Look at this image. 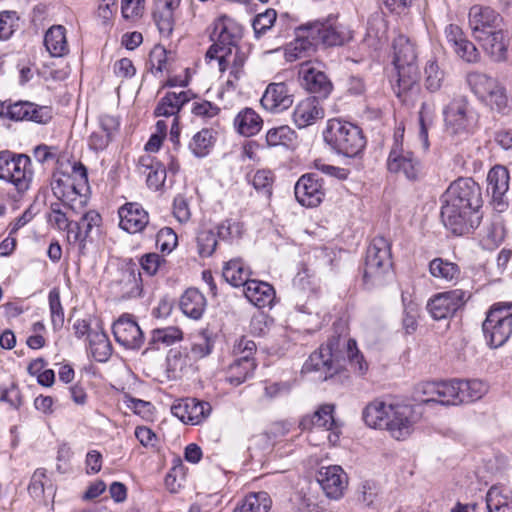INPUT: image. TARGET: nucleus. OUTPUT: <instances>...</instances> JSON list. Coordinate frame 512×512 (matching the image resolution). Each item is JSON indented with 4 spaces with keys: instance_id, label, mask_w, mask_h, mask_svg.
<instances>
[{
    "instance_id": "f257e3e1",
    "label": "nucleus",
    "mask_w": 512,
    "mask_h": 512,
    "mask_svg": "<svg viewBox=\"0 0 512 512\" xmlns=\"http://www.w3.org/2000/svg\"><path fill=\"white\" fill-rule=\"evenodd\" d=\"M419 417L412 405L393 399H375L363 410V420L371 428L385 429L397 439H406Z\"/></svg>"
},
{
    "instance_id": "f03ea898",
    "label": "nucleus",
    "mask_w": 512,
    "mask_h": 512,
    "mask_svg": "<svg viewBox=\"0 0 512 512\" xmlns=\"http://www.w3.org/2000/svg\"><path fill=\"white\" fill-rule=\"evenodd\" d=\"M393 50V64L398 77L393 89L398 98L406 101L407 94L417 89L419 77L415 45L408 37L399 35L393 41Z\"/></svg>"
},
{
    "instance_id": "7ed1b4c3",
    "label": "nucleus",
    "mask_w": 512,
    "mask_h": 512,
    "mask_svg": "<svg viewBox=\"0 0 512 512\" xmlns=\"http://www.w3.org/2000/svg\"><path fill=\"white\" fill-rule=\"evenodd\" d=\"M323 137L334 151L347 157L357 156L366 145L362 130L357 125L341 119H330Z\"/></svg>"
},
{
    "instance_id": "20e7f679",
    "label": "nucleus",
    "mask_w": 512,
    "mask_h": 512,
    "mask_svg": "<svg viewBox=\"0 0 512 512\" xmlns=\"http://www.w3.org/2000/svg\"><path fill=\"white\" fill-rule=\"evenodd\" d=\"M392 267L391 244L383 236L372 239L367 248L363 281L367 288L381 286L390 274Z\"/></svg>"
},
{
    "instance_id": "39448f33",
    "label": "nucleus",
    "mask_w": 512,
    "mask_h": 512,
    "mask_svg": "<svg viewBox=\"0 0 512 512\" xmlns=\"http://www.w3.org/2000/svg\"><path fill=\"white\" fill-rule=\"evenodd\" d=\"M482 330L489 347L504 345L512 335V302L494 303L486 313Z\"/></svg>"
},
{
    "instance_id": "423d86ee",
    "label": "nucleus",
    "mask_w": 512,
    "mask_h": 512,
    "mask_svg": "<svg viewBox=\"0 0 512 512\" xmlns=\"http://www.w3.org/2000/svg\"><path fill=\"white\" fill-rule=\"evenodd\" d=\"M466 83L477 99L492 110L503 112L507 108L506 89L497 78L484 72L471 71L466 75Z\"/></svg>"
},
{
    "instance_id": "0eeeda50",
    "label": "nucleus",
    "mask_w": 512,
    "mask_h": 512,
    "mask_svg": "<svg viewBox=\"0 0 512 512\" xmlns=\"http://www.w3.org/2000/svg\"><path fill=\"white\" fill-rule=\"evenodd\" d=\"M446 131L451 135H467L476 128L478 114L463 97L452 99L443 109Z\"/></svg>"
},
{
    "instance_id": "6e6552de",
    "label": "nucleus",
    "mask_w": 512,
    "mask_h": 512,
    "mask_svg": "<svg viewBox=\"0 0 512 512\" xmlns=\"http://www.w3.org/2000/svg\"><path fill=\"white\" fill-rule=\"evenodd\" d=\"M242 36L241 26L232 18L222 15L214 22L211 40L214 43L210 46L206 53V58L214 59L220 54H229L239 51L237 42Z\"/></svg>"
},
{
    "instance_id": "1a4fd4ad",
    "label": "nucleus",
    "mask_w": 512,
    "mask_h": 512,
    "mask_svg": "<svg viewBox=\"0 0 512 512\" xmlns=\"http://www.w3.org/2000/svg\"><path fill=\"white\" fill-rule=\"evenodd\" d=\"M442 204L479 211L482 205L480 186L472 178H459L443 194Z\"/></svg>"
},
{
    "instance_id": "9d476101",
    "label": "nucleus",
    "mask_w": 512,
    "mask_h": 512,
    "mask_svg": "<svg viewBox=\"0 0 512 512\" xmlns=\"http://www.w3.org/2000/svg\"><path fill=\"white\" fill-rule=\"evenodd\" d=\"M442 204L479 211L482 205L480 186L472 178H459L443 194Z\"/></svg>"
},
{
    "instance_id": "9b49d317",
    "label": "nucleus",
    "mask_w": 512,
    "mask_h": 512,
    "mask_svg": "<svg viewBox=\"0 0 512 512\" xmlns=\"http://www.w3.org/2000/svg\"><path fill=\"white\" fill-rule=\"evenodd\" d=\"M341 339L339 336H332L325 345H321L318 351L312 353L304 363L303 369L306 372L322 371L325 379L336 373L340 367L342 358Z\"/></svg>"
},
{
    "instance_id": "f8f14e48",
    "label": "nucleus",
    "mask_w": 512,
    "mask_h": 512,
    "mask_svg": "<svg viewBox=\"0 0 512 512\" xmlns=\"http://www.w3.org/2000/svg\"><path fill=\"white\" fill-rule=\"evenodd\" d=\"M303 31L315 41L316 45L339 46L351 38L350 30L338 24L334 16H329L324 21L307 23L303 25Z\"/></svg>"
},
{
    "instance_id": "ddd939ff",
    "label": "nucleus",
    "mask_w": 512,
    "mask_h": 512,
    "mask_svg": "<svg viewBox=\"0 0 512 512\" xmlns=\"http://www.w3.org/2000/svg\"><path fill=\"white\" fill-rule=\"evenodd\" d=\"M480 211L442 204L441 219L444 226L457 236H462L476 229L481 222Z\"/></svg>"
},
{
    "instance_id": "4468645a",
    "label": "nucleus",
    "mask_w": 512,
    "mask_h": 512,
    "mask_svg": "<svg viewBox=\"0 0 512 512\" xmlns=\"http://www.w3.org/2000/svg\"><path fill=\"white\" fill-rule=\"evenodd\" d=\"M0 116L13 121H32L46 124L52 119V109L29 101H18L6 104L0 102Z\"/></svg>"
},
{
    "instance_id": "2eb2a0df",
    "label": "nucleus",
    "mask_w": 512,
    "mask_h": 512,
    "mask_svg": "<svg viewBox=\"0 0 512 512\" xmlns=\"http://www.w3.org/2000/svg\"><path fill=\"white\" fill-rule=\"evenodd\" d=\"M403 134L395 135L394 144L387 159V168L391 173L402 174L408 180H415L421 165L417 157L402 143Z\"/></svg>"
},
{
    "instance_id": "dca6fc26",
    "label": "nucleus",
    "mask_w": 512,
    "mask_h": 512,
    "mask_svg": "<svg viewBox=\"0 0 512 512\" xmlns=\"http://www.w3.org/2000/svg\"><path fill=\"white\" fill-rule=\"evenodd\" d=\"M33 179L31 158L26 154L17 153L4 182L12 186L14 197L22 198L31 189Z\"/></svg>"
},
{
    "instance_id": "f3484780",
    "label": "nucleus",
    "mask_w": 512,
    "mask_h": 512,
    "mask_svg": "<svg viewBox=\"0 0 512 512\" xmlns=\"http://www.w3.org/2000/svg\"><path fill=\"white\" fill-rule=\"evenodd\" d=\"M467 300V293L454 289L434 295L427 304V309L435 320L449 318L459 310Z\"/></svg>"
},
{
    "instance_id": "a211bd4d",
    "label": "nucleus",
    "mask_w": 512,
    "mask_h": 512,
    "mask_svg": "<svg viewBox=\"0 0 512 512\" xmlns=\"http://www.w3.org/2000/svg\"><path fill=\"white\" fill-rule=\"evenodd\" d=\"M317 482L328 498L338 500L348 486V477L339 465L323 466L317 472Z\"/></svg>"
},
{
    "instance_id": "6ab92c4d",
    "label": "nucleus",
    "mask_w": 512,
    "mask_h": 512,
    "mask_svg": "<svg viewBox=\"0 0 512 512\" xmlns=\"http://www.w3.org/2000/svg\"><path fill=\"white\" fill-rule=\"evenodd\" d=\"M294 193L302 206L316 207L325 196L322 179L314 173L304 174L296 182Z\"/></svg>"
},
{
    "instance_id": "aec40b11",
    "label": "nucleus",
    "mask_w": 512,
    "mask_h": 512,
    "mask_svg": "<svg viewBox=\"0 0 512 512\" xmlns=\"http://www.w3.org/2000/svg\"><path fill=\"white\" fill-rule=\"evenodd\" d=\"M115 340L127 349H139L144 342L143 332L129 314L120 316L112 326Z\"/></svg>"
},
{
    "instance_id": "412c9836",
    "label": "nucleus",
    "mask_w": 512,
    "mask_h": 512,
    "mask_svg": "<svg viewBox=\"0 0 512 512\" xmlns=\"http://www.w3.org/2000/svg\"><path fill=\"white\" fill-rule=\"evenodd\" d=\"M212 407L206 401L196 398L181 399L171 407L172 414L185 424L197 425L211 413Z\"/></svg>"
},
{
    "instance_id": "4be33fe9",
    "label": "nucleus",
    "mask_w": 512,
    "mask_h": 512,
    "mask_svg": "<svg viewBox=\"0 0 512 512\" xmlns=\"http://www.w3.org/2000/svg\"><path fill=\"white\" fill-rule=\"evenodd\" d=\"M299 76L301 85L310 93L317 95L318 98H327L333 85L327 75L311 65L309 62H304L300 66Z\"/></svg>"
},
{
    "instance_id": "5701e85b",
    "label": "nucleus",
    "mask_w": 512,
    "mask_h": 512,
    "mask_svg": "<svg viewBox=\"0 0 512 512\" xmlns=\"http://www.w3.org/2000/svg\"><path fill=\"white\" fill-rule=\"evenodd\" d=\"M468 22L472 35L476 38L500 27L502 18L491 7L473 5L468 13Z\"/></svg>"
},
{
    "instance_id": "b1692460",
    "label": "nucleus",
    "mask_w": 512,
    "mask_h": 512,
    "mask_svg": "<svg viewBox=\"0 0 512 512\" xmlns=\"http://www.w3.org/2000/svg\"><path fill=\"white\" fill-rule=\"evenodd\" d=\"M262 107L272 113H280L290 108L294 102L293 94L284 82L270 83L260 100Z\"/></svg>"
},
{
    "instance_id": "393cba45",
    "label": "nucleus",
    "mask_w": 512,
    "mask_h": 512,
    "mask_svg": "<svg viewBox=\"0 0 512 512\" xmlns=\"http://www.w3.org/2000/svg\"><path fill=\"white\" fill-rule=\"evenodd\" d=\"M119 226L128 233L141 232L149 223V215L144 208L136 202L126 203L118 210Z\"/></svg>"
},
{
    "instance_id": "a878e982",
    "label": "nucleus",
    "mask_w": 512,
    "mask_h": 512,
    "mask_svg": "<svg viewBox=\"0 0 512 512\" xmlns=\"http://www.w3.org/2000/svg\"><path fill=\"white\" fill-rule=\"evenodd\" d=\"M218 60L219 70L224 72L229 71L226 80V87L228 90H234L238 87L239 80L244 75V64L246 62V55L241 50L234 51L229 54H220L214 57Z\"/></svg>"
},
{
    "instance_id": "bb28decb",
    "label": "nucleus",
    "mask_w": 512,
    "mask_h": 512,
    "mask_svg": "<svg viewBox=\"0 0 512 512\" xmlns=\"http://www.w3.org/2000/svg\"><path fill=\"white\" fill-rule=\"evenodd\" d=\"M475 40L480 43L493 61L500 62L507 58L508 35L505 30L498 27L476 37Z\"/></svg>"
},
{
    "instance_id": "cd10ccee",
    "label": "nucleus",
    "mask_w": 512,
    "mask_h": 512,
    "mask_svg": "<svg viewBox=\"0 0 512 512\" xmlns=\"http://www.w3.org/2000/svg\"><path fill=\"white\" fill-rule=\"evenodd\" d=\"M324 109L316 96L307 97L301 100L293 112L295 125L302 129L315 124L324 118Z\"/></svg>"
},
{
    "instance_id": "c85d7f7f",
    "label": "nucleus",
    "mask_w": 512,
    "mask_h": 512,
    "mask_svg": "<svg viewBox=\"0 0 512 512\" xmlns=\"http://www.w3.org/2000/svg\"><path fill=\"white\" fill-rule=\"evenodd\" d=\"M243 287L245 297L258 308L270 306L275 298V290L267 282L249 280Z\"/></svg>"
},
{
    "instance_id": "c756f323",
    "label": "nucleus",
    "mask_w": 512,
    "mask_h": 512,
    "mask_svg": "<svg viewBox=\"0 0 512 512\" xmlns=\"http://www.w3.org/2000/svg\"><path fill=\"white\" fill-rule=\"evenodd\" d=\"M333 411V405L320 406L312 415H306L301 419L300 428L302 430L321 429L325 432L332 430L336 426Z\"/></svg>"
},
{
    "instance_id": "7c9ffc66",
    "label": "nucleus",
    "mask_w": 512,
    "mask_h": 512,
    "mask_svg": "<svg viewBox=\"0 0 512 512\" xmlns=\"http://www.w3.org/2000/svg\"><path fill=\"white\" fill-rule=\"evenodd\" d=\"M487 191L491 193L493 201L498 206H504L503 196L509 189V172L500 165L493 167L487 176Z\"/></svg>"
},
{
    "instance_id": "2f4dec72",
    "label": "nucleus",
    "mask_w": 512,
    "mask_h": 512,
    "mask_svg": "<svg viewBox=\"0 0 512 512\" xmlns=\"http://www.w3.org/2000/svg\"><path fill=\"white\" fill-rule=\"evenodd\" d=\"M191 92L190 91H180V92H168L164 97L161 98L159 103L157 104L154 114L157 117L164 116H174L177 117V113L180 111L181 107L190 101Z\"/></svg>"
},
{
    "instance_id": "473e14b6",
    "label": "nucleus",
    "mask_w": 512,
    "mask_h": 512,
    "mask_svg": "<svg viewBox=\"0 0 512 512\" xmlns=\"http://www.w3.org/2000/svg\"><path fill=\"white\" fill-rule=\"evenodd\" d=\"M206 298L196 288L187 289L181 296L179 306L181 311L192 319H199L206 309Z\"/></svg>"
},
{
    "instance_id": "72a5a7b5",
    "label": "nucleus",
    "mask_w": 512,
    "mask_h": 512,
    "mask_svg": "<svg viewBox=\"0 0 512 512\" xmlns=\"http://www.w3.org/2000/svg\"><path fill=\"white\" fill-rule=\"evenodd\" d=\"M44 45L52 57H63L69 52L66 37V28L62 25H53L45 33Z\"/></svg>"
},
{
    "instance_id": "f704fd0d",
    "label": "nucleus",
    "mask_w": 512,
    "mask_h": 512,
    "mask_svg": "<svg viewBox=\"0 0 512 512\" xmlns=\"http://www.w3.org/2000/svg\"><path fill=\"white\" fill-rule=\"evenodd\" d=\"M139 165L142 173L146 175V182L150 189L159 190L166 180V169L158 161H155L151 156H142L139 159Z\"/></svg>"
},
{
    "instance_id": "c9c22d12",
    "label": "nucleus",
    "mask_w": 512,
    "mask_h": 512,
    "mask_svg": "<svg viewBox=\"0 0 512 512\" xmlns=\"http://www.w3.org/2000/svg\"><path fill=\"white\" fill-rule=\"evenodd\" d=\"M263 120L252 108L242 109L234 119L236 131L246 137L256 135L262 128Z\"/></svg>"
},
{
    "instance_id": "e433bc0d",
    "label": "nucleus",
    "mask_w": 512,
    "mask_h": 512,
    "mask_svg": "<svg viewBox=\"0 0 512 512\" xmlns=\"http://www.w3.org/2000/svg\"><path fill=\"white\" fill-rule=\"evenodd\" d=\"M316 43L311 37L304 33L303 26L298 29L297 37L290 42L285 49V58L293 62L305 58L310 52L315 50Z\"/></svg>"
},
{
    "instance_id": "4c0bfd02",
    "label": "nucleus",
    "mask_w": 512,
    "mask_h": 512,
    "mask_svg": "<svg viewBox=\"0 0 512 512\" xmlns=\"http://www.w3.org/2000/svg\"><path fill=\"white\" fill-rule=\"evenodd\" d=\"M486 505L489 512H512V489L492 486L486 494Z\"/></svg>"
},
{
    "instance_id": "58836bf2",
    "label": "nucleus",
    "mask_w": 512,
    "mask_h": 512,
    "mask_svg": "<svg viewBox=\"0 0 512 512\" xmlns=\"http://www.w3.org/2000/svg\"><path fill=\"white\" fill-rule=\"evenodd\" d=\"M249 276L250 270L241 258L231 259L223 267L224 279L234 287L244 286Z\"/></svg>"
},
{
    "instance_id": "ea45409f",
    "label": "nucleus",
    "mask_w": 512,
    "mask_h": 512,
    "mask_svg": "<svg viewBox=\"0 0 512 512\" xmlns=\"http://www.w3.org/2000/svg\"><path fill=\"white\" fill-rule=\"evenodd\" d=\"M429 272L434 278L446 282L457 281L461 273L456 263L439 257L430 261Z\"/></svg>"
},
{
    "instance_id": "a19ab883",
    "label": "nucleus",
    "mask_w": 512,
    "mask_h": 512,
    "mask_svg": "<svg viewBox=\"0 0 512 512\" xmlns=\"http://www.w3.org/2000/svg\"><path fill=\"white\" fill-rule=\"evenodd\" d=\"M255 368V360L236 358L228 367L227 381L234 386H238L253 375Z\"/></svg>"
},
{
    "instance_id": "79ce46f5",
    "label": "nucleus",
    "mask_w": 512,
    "mask_h": 512,
    "mask_svg": "<svg viewBox=\"0 0 512 512\" xmlns=\"http://www.w3.org/2000/svg\"><path fill=\"white\" fill-rule=\"evenodd\" d=\"M89 349L92 357L98 362H105L112 353V347L103 331L89 333Z\"/></svg>"
},
{
    "instance_id": "37998d69",
    "label": "nucleus",
    "mask_w": 512,
    "mask_h": 512,
    "mask_svg": "<svg viewBox=\"0 0 512 512\" xmlns=\"http://www.w3.org/2000/svg\"><path fill=\"white\" fill-rule=\"evenodd\" d=\"M215 135L211 129L204 128L193 135L188 144L189 150L195 157L207 156L215 143Z\"/></svg>"
},
{
    "instance_id": "c03bdc74",
    "label": "nucleus",
    "mask_w": 512,
    "mask_h": 512,
    "mask_svg": "<svg viewBox=\"0 0 512 512\" xmlns=\"http://www.w3.org/2000/svg\"><path fill=\"white\" fill-rule=\"evenodd\" d=\"M182 339V332L175 326L157 328L152 330L149 340L150 349H160L161 346H170Z\"/></svg>"
},
{
    "instance_id": "a18cd8bd",
    "label": "nucleus",
    "mask_w": 512,
    "mask_h": 512,
    "mask_svg": "<svg viewBox=\"0 0 512 512\" xmlns=\"http://www.w3.org/2000/svg\"><path fill=\"white\" fill-rule=\"evenodd\" d=\"M297 134L287 125L271 128L266 133V142L270 147H292L296 144Z\"/></svg>"
},
{
    "instance_id": "49530a36",
    "label": "nucleus",
    "mask_w": 512,
    "mask_h": 512,
    "mask_svg": "<svg viewBox=\"0 0 512 512\" xmlns=\"http://www.w3.org/2000/svg\"><path fill=\"white\" fill-rule=\"evenodd\" d=\"M445 80V72L440 68L437 61L430 59L424 67V87L430 93L441 90Z\"/></svg>"
},
{
    "instance_id": "de8ad7c7",
    "label": "nucleus",
    "mask_w": 512,
    "mask_h": 512,
    "mask_svg": "<svg viewBox=\"0 0 512 512\" xmlns=\"http://www.w3.org/2000/svg\"><path fill=\"white\" fill-rule=\"evenodd\" d=\"M271 507V499L266 492L251 493L247 495L241 505L234 512H268Z\"/></svg>"
},
{
    "instance_id": "09e8293b",
    "label": "nucleus",
    "mask_w": 512,
    "mask_h": 512,
    "mask_svg": "<svg viewBox=\"0 0 512 512\" xmlns=\"http://www.w3.org/2000/svg\"><path fill=\"white\" fill-rule=\"evenodd\" d=\"M461 403L481 399L488 392V384L479 379L461 380Z\"/></svg>"
},
{
    "instance_id": "8fccbe9b",
    "label": "nucleus",
    "mask_w": 512,
    "mask_h": 512,
    "mask_svg": "<svg viewBox=\"0 0 512 512\" xmlns=\"http://www.w3.org/2000/svg\"><path fill=\"white\" fill-rule=\"evenodd\" d=\"M248 181L258 193L262 194L267 199L272 196L275 175L270 169H259L255 171L252 178L248 179Z\"/></svg>"
},
{
    "instance_id": "3c124183",
    "label": "nucleus",
    "mask_w": 512,
    "mask_h": 512,
    "mask_svg": "<svg viewBox=\"0 0 512 512\" xmlns=\"http://www.w3.org/2000/svg\"><path fill=\"white\" fill-rule=\"evenodd\" d=\"M461 380L453 379L439 381L440 399L442 405H459L461 403Z\"/></svg>"
},
{
    "instance_id": "603ef678",
    "label": "nucleus",
    "mask_w": 512,
    "mask_h": 512,
    "mask_svg": "<svg viewBox=\"0 0 512 512\" xmlns=\"http://www.w3.org/2000/svg\"><path fill=\"white\" fill-rule=\"evenodd\" d=\"M53 490L50 479L46 475L45 469H37L30 480V484L28 486V492L35 500H40L45 491Z\"/></svg>"
},
{
    "instance_id": "864d4df0",
    "label": "nucleus",
    "mask_w": 512,
    "mask_h": 512,
    "mask_svg": "<svg viewBox=\"0 0 512 512\" xmlns=\"http://www.w3.org/2000/svg\"><path fill=\"white\" fill-rule=\"evenodd\" d=\"M198 253L201 257L211 256L217 246V234L209 229H202L196 237Z\"/></svg>"
},
{
    "instance_id": "5fc2aeb1",
    "label": "nucleus",
    "mask_w": 512,
    "mask_h": 512,
    "mask_svg": "<svg viewBox=\"0 0 512 512\" xmlns=\"http://www.w3.org/2000/svg\"><path fill=\"white\" fill-rule=\"evenodd\" d=\"M345 347L351 368L360 375L365 374L368 370V363L358 350L356 341L354 339H349L346 342Z\"/></svg>"
},
{
    "instance_id": "6e6d98bb",
    "label": "nucleus",
    "mask_w": 512,
    "mask_h": 512,
    "mask_svg": "<svg viewBox=\"0 0 512 512\" xmlns=\"http://www.w3.org/2000/svg\"><path fill=\"white\" fill-rule=\"evenodd\" d=\"M48 300L53 328L55 330L60 329L64 323V309L60 300V292L57 288L50 290Z\"/></svg>"
},
{
    "instance_id": "4d7b16f0",
    "label": "nucleus",
    "mask_w": 512,
    "mask_h": 512,
    "mask_svg": "<svg viewBox=\"0 0 512 512\" xmlns=\"http://www.w3.org/2000/svg\"><path fill=\"white\" fill-rule=\"evenodd\" d=\"M153 19L161 35L165 37L171 35L175 24V17L172 12L155 7L153 11Z\"/></svg>"
},
{
    "instance_id": "13d9d810",
    "label": "nucleus",
    "mask_w": 512,
    "mask_h": 512,
    "mask_svg": "<svg viewBox=\"0 0 512 512\" xmlns=\"http://www.w3.org/2000/svg\"><path fill=\"white\" fill-rule=\"evenodd\" d=\"M435 108L433 104L422 103L419 111V136L425 144L428 142V130L433 125Z\"/></svg>"
},
{
    "instance_id": "bf43d9fd",
    "label": "nucleus",
    "mask_w": 512,
    "mask_h": 512,
    "mask_svg": "<svg viewBox=\"0 0 512 512\" xmlns=\"http://www.w3.org/2000/svg\"><path fill=\"white\" fill-rule=\"evenodd\" d=\"M19 17L14 11L0 12V40L9 39L19 26Z\"/></svg>"
},
{
    "instance_id": "052dcab7",
    "label": "nucleus",
    "mask_w": 512,
    "mask_h": 512,
    "mask_svg": "<svg viewBox=\"0 0 512 512\" xmlns=\"http://www.w3.org/2000/svg\"><path fill=\"white\" fill-rule=\"evenodd\" d=\"M243 225L240 222L225 220L217 226V236L224 241H233L242 236Z\"/></svg>"
},
{
    "instance_id": "680f3d73",
    "label": "nucleus",
    "mask_w": 512,
    "mask_h": 512,
    "mask_svg": "<svg viewBox=\"0 0 512 512\" xmlns=\"http://www.w3.org/2000/svg\"><path fill=\"white\" fill-rule=\"evenodd\" d=\"M177 235L169 227L159 230L156 235V246L162 251L170 253L177 246Z\"/></svg>"
},
{
    "instance_id": "e2e57ef3",
    "label": "nucleus",
    "mask_w": 512,
    "mask_h": 512,
    "mask_svg": "<svg viewBox=\"0 0 512 512\" xmlns=\"http://www.w3.org/2000/svg\"><path fill=\"white\" fill-rule=\"evenodd\" d=\"M277 18L274 9H267L264 13L258 14L253 21V29L256 35L264 34L275 23Z\"/></svg>"
},
{
    "instance_id": "0e129e2a",
    "label": "nucleus",
    "mask_w": 512,
    "mask_h": 512,
    "mask_svg": "<svg viewBox=\"0 0 512 512\" xmlns=\"http://www.w3.org/2000/svg\"><path fill=\"white\" fill-rule=\"evenodd\" d=\"M256 349L257 346L253 340L248 339L247 337H241L234 344L233 353L239 359L244 360L245 357L247 360H254L253 356L256 352Z\"/></svg>"
},
{
    "instance_id": "69168bd1",
    "label": "nucleus",
    "mask_w": 512,
    "mask_h": 512,
    "mask_svg": "<svg viewBox=\"0 0 512 512\" xmlns=\"http://www.w3.org/2000/svg\"><path fill=\"white\" fill-rule=\"evenodd\" d=\"M166 263V260L157 253H147L140 259V265L142 270L149 276H154Z\"/></svg>"
},
{
    "instance_id": "338daca9",
    "label": "nucleus",
    "mask_w": 512,
    "mask_h": 512,
    "mask_svg": "<svg viewBox=\"0 0 512 512\" xmlns=\"http://www.w3.org/2000/svg\"><path fill=\"white\" fill-rule=\"evenodd\" d=\"M454 52L464 61L468 63H476L480 59V54L475 45L465 38L456 48Z\"/></svg>"
},
{
    "instance_id": "774afa93",
    "label": "nucleus",
    "mask_w": 512,
    "mask_h": 512,
    "mask_svg": "<svg viewBox=\"0 0 512 512\" xmlns=\"http://www.w3.org/2000/svg\"><path fill=\"white\" fill-rule=\"evenodd\" d=\"M292 385L290 382H265L264 395L267 399L273 400L286 396L290 393Z\"/></svg>"
}]
</instances>
